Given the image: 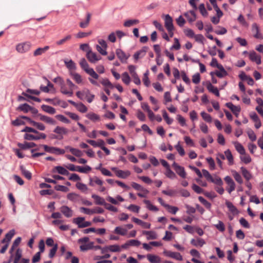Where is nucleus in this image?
Here are the masks:
<instances>
[{"instance_id":"1","label":"nucleus","mask_w":263,"mask_h":263,"mask_svg":"<svg viewBox=\"0 0 263 263\" xmlns=\"http://www.w3.org/2000/svg\"><path fill=\"white\" fill-rule=\"evenodd\" d=\"M52 173H58L62 175L68 176V179L72 181H79L80 178L79 176L74 173L69 174L67 170L61 166H57L52 168Z\"/></svg>"},{"instance_id":"2","label":"nucleus","mask_w":263,"mask_h":263,"mask_svg":"<svg viewBox=\"0 0 263 263\" xmlns=\"http://www.w3.org/2000/svg\"><path fill=\"white\" fill-rule=\"evenodd\" d=\"M80 65L82 68L90 76L95 79H98V74L95 71L93 68L89 67V65L84 58L81 59L80 61Z\"/></svg>"},{"instance_id":"3","label":"nucleus","mask_w":263,"mask_h":263,"mask_svg":"<svg viewBox=\"0 0 263 263\" xmlns=\"http://www.w3.org/2000/svg\"><path fill=\"white\" fill-rule=\"evenodd\" d=\"M76 96L81 100H83L84 97H86L87 102L89 103H91L95 98V95L91 94L90 90L88 89H84L82 91H77Z\"/></svg>"},{"instance_id":"4","label":"nucleus","mask_w":263,"mask_h":263,"mask_svg":"<svg viewBox=\"0 0 263 263\" xmlns=\"http://www.w3.org/2000/svg\"><path fill=\"white\" fill-rule=\"evenodd\" d=\"M44 150L48 153L56 154V155H62L65 153V151L63 149H61L56 147L49 146L47 145H42Z\"/></svg>"},{"instance_id":"5","label":"nucleus","mask_w":263,"mask_h":263,"mask_svg":"<svg viewBox=\"0 0 263 263\" xmlns=\"http://www.w3.org/2000/svg\"><path fill=\"white\" fill-rule=\"evenodd\" d=\"M31 46V44L29 42H25L18 44L16 46V50L19 53H25L28 51Z\"/></svg>"},{"instance_id":"6","label":"nucleus","mask_w":263,"mask_h":263,"mask_svg":"<svg viewBox=\"0 0 263 263\" xmlns=\"http://www.w3.org/2000/svg\"><path fill=\"white\" fill-rule=\"evenodd\" d=\"M73 222L78 225L79 228H86L91 225L90 222L85 221V218L82 217L73 218Z\"/></svg>"},{"instance_id":"7","label":"nucleus","mask_w":263,"mask_h":263,"mask_svg":"<svg viewBox=\"0 0 263 263\" xmlns=\"http://www.w3.org/2000/svg\"><path fill=\"white\" fill-rule=\"evenodd\" d=\"M46 138V135L44 133H40L39 135H33L30 134L26 133L24 135V138L25 140L32 141V140H39L40 139H45Z\"/></svg>"},{"instance_id":"8","label":"nucleus","mask_w":263,"mask_h":263,"mask_svg":"<svg viewBox=\"0 0 263 263\" xmlns=\"http://www.w3.org/2000/svg\"><path fill=\"white\" fill-rule=\"evenodd\" d=\"M173 167H174L176 173L179 176H180L183 179L185 178L186 174L183 167L178 165L175 162L173 164Z\"/></svg>"},{"instance_id":"9","label":"nucleus","mask_w":263,"mask_h":263,"mask_svg":"<svg viewBox=\"0 0 263 263\" xmlns=\"http://www.w3.org/2000/svg\"><path fill=\"white\" fill-rule=\"evenodd\" d=\"M86 57L88 61L92 63H95L101 59V57L100 55L98 56L96 53L92 52L91 50L87 51Z\"/></svg>"},{"instance_id":"10","label":"nucleus","mask_w":263,"mask_h":263,"mask_svg":"<svg viewBox=\"0 0 263 263\" xmlns=\"http://www.w3.org/2000/svg\"><path fill=\"white\" fill-rule=\"evenodd\" d=\"M249 56L251 61L255 62L257 65L261 64V56L257 54L254 51H250Z\"/></svg>"},{"instance_id":"11","label":"nucleus","mask_w":263,"mask_h":263,"mask_svg":"<svg viewBox=\"0 0 263 263\" xmlns=\"http://www.w3.org/2000/svg\"><path fill=\"white\" fill-rule=\"evenodd\" d=\"M164 25L167 30H170L171 29H174L173 19L169 14H166L164 16Z\"/></svg>"},{"instance_id":"12","label":"nucleus","mask_w":263,"mask_h":263,"mask_svg":"<svg viewBox=\"0 0 263 263\" xmlns=\"http://www.w3.org/2000/svg\"><path fill=\"white\" fill-rule=\"evenodd\" d=\"M60 211L67 218H70L73 216V211L66 205L61 206Z\"/></svg>"},{"instance_id":"13","label":"nucleus","mask_w":263,"mask_h":263,"mask_svg":"<svg viewBox=\"0 0 263 263\" xmlns=\"http://www.w3.org/2000/svg\"><path fill=\"white\" fill-rule=\"evenodd\" d=\"M183 15L186 17L188 22L190 24H192L193 22H194L197 18L196 14L194 10H190L185 12Z\"/></svg>"},{"instance_id":"14","label":"nucleus","mask_w":263,"mask_h":263,"mask_svg":"<svg viewBox=\"0 0 263 263\" xmlns=\"http://www.w3.org/2000/svg\"><path fill=\"white\" fill-rule=\"evenodd\" d=\"M37 116L40 118V120L50 125H55L56 124V121L53 118L43 115L42 114H38Z\"/></svg>"},{"instance_id":"15","label":"nucleus","mask_w":263,"mask_h":263,"mask_svg":"<svg viewBox=\"0 0 263 263\" xmlns=\"http://www.w3.org/2000/svg\"><path fill=\"white\" fill-rule=\"evenodd\" d=\"M203 176L205 178L207 181H221V179L219 177H215L214 178L206 170H202V177Z\"/></svg>"},{"instance_id":"16","label":"nucleus","mask_w":263,"mask_h":263,"mask_svg":"<svg viewBox=\"0 0 263 263\" xmlns=\"http://www.w3.org/2000/svg\"><path fill=\"white\" fill-rule=\"evenodd\" d=\"M206 87L209 92L213 93L217 97H219L220 93L218 88L213 86L210 82H207Z\"/></svg>"},{"instance_id":"17","label":"nucleus","mask_w":263,"mask_h":263,"mask_svg":"<svg viewBox=\"0 0 263 263\" xmlns=\"http://www.w3.org/2000/svg\"><path fill=\"white\" fill-rule=\"evenodd\" d=\"M116 54L118 58L120 60L122 63H125L129 57L125 53L120 49H117L116 51Z\"/></svg>"},{"instance_id":"18","label":"nucleus","mask_w":263,"mask_h":263,"mask_svg":"<svg viewBox=\"0 0 263 263\" xmlns=\"http://www.w3.org/2000/svg\"><path fill=\"white\" fill-rule=\"evenodd\" d=\"M86 142L95 147H99L101 148L102 145H105V143L104 140L102 139H99L97 141L93 140H87Z\"/></svg>"},{"instance_id":"19","label":"nucleus","mask_w":263,"mask_h":263,"mask_svg":"<svg viewBox=\"0 0 263 263\" xmlns=\"http://www.w3.org/2000/svg\"><path fill=\"white\" fill-rule=\"evenodd\" d=\"M18 146L22 149H27L36 146L35 143L34 142H24V143H18Z\"/></svg>"},{"instance_id":"20","label":"nucleus","mask_w":263,"mask_h":263,"mask_svg":"<svg viewBox=\"0 0 263 263\" xmlns=\"http://www.w3.org/2000/svg\"><path fill=\"white\" fill-rule=\"evenodd\" d=\"M53 132L61 137L63 136V135L67 134L68 133V130L66 128L58 126L54 128Z\"/></svg>"},{"instance_id":"21","label":"nucleus","mask_w":263,"mask_h":263,"mask_svg":"<svg viewBox=\"0 0 263 263\" xmlns=\"http://www.w3.org/2000/svg\"><path fill=\"white\" fill-rule=\"evenodd\" d=\"M132 220L137 224L141 226L143 228L149 229L151 227L150 223L144 222L137 218L133 217L132 218Z\"/></svg>"},{"instance_id":"22","label":"nucleus","mask_w":263,"mask_h":263,"mask_svg":"<svg viewBox=\"0 0 263 263\" xmlns=\"http://www.w3.org/2000/svg\"><path fill=\"white\" fill-rule=\"evenodd\" d=\"M166 256L175 258L178 260H182V257L179 253L168 251L166 252Z\"/></svg>"},{"instance_id":"23","label":"nucleus","mask_w":263,"mask_h":263,"mask_svg":"<svg viewBox=\"0 0 263 263\" xmlns=\"http://www.w3.org/2000/svg\"><path fill=\"white\" fill-rule=\"evenodd\" d=\"M146 257L151 263H160L161 262L160 258L157 255L149 254L147 255Z\"/></svg>"},{"instance_id":"24","label":"nucleus","mask_w":263,"mask_h":263,"mask_svg":"<svg viewBox=\"0 0 263 263\" xmlns=\"http://www.w3.org/2000/svg\"><path fill=\"white\" fill-rule=\"evenodd\" d=\"M226 106L232 111L233 114L236 112H240L241 108L239 106H235L231 102H228L226 104Z\"/></svg>"},{"instance_id":"25","label":"nucleus","mask_w":263,"mask_h":263,"mask_svg":"<svg viewBox=\"0 0 263 263\" xmlns=\"http://www.w3.org/2000/svg\"><path fill=\"white\" fill-rule=\"evenodd\" d=\"M60 91L64 95H67L69 97H71L73 95V90H67L65 84V82L62 85L60 86Z\"/></svg>"},{"instance_id":"26","label":"nucleus","mask_w":263,"mask_h":263,"mask_svg":"<svg viewBox=\"0 0 263 263\" xmlns=\"http://www.w3.org/2000/svg\"><path fill=\"white\" fill-rule=\"evenodd\" d=\"M90 18H91V14L88 12L87 13L86 20L85 21H82L80 23V27L82 28H86L89 24Z\"/></svg>"},{"instance_id":"27","label":"nucleus","mask_w":263,"mask_h":263,"mask_svg":"<svg viewBox=\"0 0 263 263\" xmlns=\"http://www.w3.org/2000/svg\"><path fill=\"white\" fill-rule=\"evenodd\" d=\"M41 108L45 112L50 114L51 115H53L55 113V109L52 106L47 105H42L41 106Z\"/></svg>"},{"instance_id":"28","label":"nucleus","mask_w":263,"mask_h":263,"mask_svg":"<svg viewBox=\"0 0 263 263\" xmlns=\"http://www.w3.org/2000/svg\"><path fill=\"white\" fill-rule=\"evenodd\" d=\"M92 198L95 200V203L98 205H103L106 204V202L104 198L93 194L92 195Z\"/></svg>"},{"instance_id":"29","label":"nucleus","mask_w":263,"mask_h":263,"mask_svg":"<svg viewBox=\"0 0 263 263\" xmlns=\"http://www.w3.org/2000/svg\"><path fill=\"white\" fill-rule=\"evenodd\" d=\"M226 204L229 211L233 214L236 215L238 213V211L236 208L230 201H226Z\"/></svg>"},{"instance_id":"30","label":"nucleus","mask_w":263,"mask_h":263,"mask_svg":"<svg viewBox=\"0 0 263 263\" xmlns=\"http://www.w3.org/2000/svg\"><path fill=\"white\" fill-rule=\"evenodd\" d=\"M191 243L193 246L196 247H202L203 245L205 244V241L202 239L198 238L196 239H192L191 240Z\"/></svg>"},{"instance_id":"31","label":"nucleus","mask_w":263,"mask_h":263,"mask_svg":"<svg viewBox=\"0 0 263 263\" xmlns=\"http://www.w3.org/2000/svg\"><path fill=\"white\" fill-rule=\"evenodd\" d=\"M94 247V242H89L87 244H82L80 246V249L82 251H85L93 249Z\"/></svg>"},{"instance_id":"32","label":"nucleus","mask_w":263,"mask_h":263,"mask_svg":"<svg viewBox=\"0 0 263 263\" xmlns=\"http://www.w3.org/2000/svg\"><path fill=\"white\" fill-rule=\"evenodd\" d=\"M114 233L122 236L126 235L127 230L121 227H117L114 230Z\"/></svg>"},{"instance_id":"33","label":"nucleus","mask_w":263,"mask_h":263,"mask_svg":"<svg viewBox=\"0 0 263 263\" xmlns=\"http://www.w3.org/2000/svg\"><path fill=\"white\" fill-rule=\"evenodd\" d=\"M236 151L240 154V155H245L246 151L243 147V146L238 142H234L233 143Z\"/></svg>"},{"instance_id":"34","label":"nucleus","mask_w":263,"mask_h":263,"mask_svg":"<svg viewBox=\"0 0 263 263\" xmlns=\"http://www.w3.org/2000/svg\"><path fill=\"white\" fill-rule=\"evenodd\" d=\"M130 175V172L128 171H122V170H118L116 172V175L120 178L125 179L127 177L129 176Z\"/></svg>"},{"instance_id":"35","label":"nucleus","mask_w":263,"mask_h":263,"mask_svg":"<svg viewBox=\"0 0 263 263\" xmlns=\"http://www.w3.org/2000/svg\"><path fill=\"white\" fill-rule=\"evenodd\" d=\"M143 234L147 236V239H155L157 238L156 233L154 231H143Z\"/></svg>"},{"instance_id":"36","label":"nucleus","mask_w":263,"mask_h":263,"mask_svg":"<svg viewBox=\"0 0 263 263\" xmlns=\"http://www.w3.org/2000/svg\"><path fill=\"white\" fill-rule=\"evenodd\" d=\"M86 117L89 119V120L95 122L97 121H99L100 119V116L97 114L93 112H89L86 115Z\"/></svg>"},{"instance_id":"37","label":"nucleus","mask_w":263,"mask_h":263,"mask_svg":"<svg viewBox=\"0 0 263 263\" xmlns=\"http://www.w3.org/2000/svg\"><path fill=\"white\" fill-rule=\"evenodd\" d=\"M241 173L247 180H249L252 177L251 173L244 167L240 168Z\"/></svg>"},{"instance_id":"38","label":"nucleus","mask_w":263,"mask_h":263,"mask_svg":"<svg viewBox=\"0 0 263 263\" xmlns=\"http://www.w3.org/2000/svg\"><path fill=\"white\" fill-rule=\"evenodd\" d=\"M14 233L15 232L14 230H12L10 231H9L7 234H6L5 238L3 239L2 243H8L13 236Z\"/></svg>"},{"instance_id":"39","label":"nucleus","mask_w":263,"mask_h":263,"mask_svg":"<svg viewBox=\"0 0 263 263\" xmlns=\"http://www.w3.org/2000/svg\"><path fill=\"white\" fill-rule=\"evenodd\" d=\"M22 250L20 249H17L14 255L13 263H18V262L20 261L22 257Z\"/></svg>"},{"instance_id":"40","label":"nucleus","mask_w":263,"mask_h":263,"mask_svg":"<svg viewBox=\"0 0 263 263\" xmlns=\"http://www.w3.org/2000/svg\"><path fill=\"white\" fill-rule=\"evenodd\" d=\"M122 80L124 83L128 85L130 82V78L127 72H124L122 74Z\"/></svg>"},{"instance_id":"41","label":"nucleus","mask_w":263,"mask_h":263,"mask_svg":"<svg viewBox=\"0 0 263 263\" xmlns=\"http://www.w3.org/2000/svg\"><path fill=\"white\" fill-rule=\"evenodd\" d=\"M91 170V167L88 165L85 166H77V172L86 173Z\"/></svg>"},{"instance_id":"42","label":"nucleus","mask_w":263,"mask_h":263,"mask_svg":"<svg viewBox=\"0 0 263 263\" xmlns=\"http://www.w3.org/2000/svg\"><path fill=\"white\" fill-rule=\"evenodd\" d=\"M30 109L31 106L27 103L21 104L18 107V109L23 111L25 112H28L30 111Z\"/></svg>"},{"instance_id":"43","label":"nucleus","mask_w":263,"mask_h":263,"mask_svg":"<svg viewBox=\"0 0 263 263\" xmlns=\"http://www.w3.org/2000/svg\"><path fill=\"white\" fill-rule=\"evenodd\" d=\"M201 116L205 121L209 123L212 122V118L210 115L204 111H202L201 112Z\"/></svg>"},{"instance_id":"44","label":"nucleus","mask_w":263,"mask_h":263,"mask_svg":"<svg viewBox=\"0 0 263 263\" xmlns=\"http://www.w3.org/2000/svg\"><path fill=\"white\" fill-rule=\"evenodd\" d=\"M198 9H199L200 12L201 13V14H202V15L203 16L206 17L208 16V12L205 8V6H204V4H203V3L201 4L199 6Z\"/></svg>"},{"instance_id":"45","label":"nucleus","mask_w":263,"mask_h":263,"mask_svg":"<svg viewBox=\"0 0 263 263\" xmlns=\"http://www.w3.org/2000/svg\"><path fill=\"white\" fill-rule=\"evenodd\" d=\"M108 250L112 252H119L121 251V248L118 245H110L107 246Z\"/></svg>"},{"instance_id":"46","label":"nucleus","mask_w":263,"mask_h":263,"mask_svg":"<svg viewBox=\"0 0 263 263\" xmlns=\"http://www.w3.org/2000/svg\"><path fill=\"white\" fill-rule=\"evenodd\" d=\"M162 115L164 119L165 120L167 124L171 125L173 123V119L169 118L166 111L165 110H162Z\"/></svg>"},{"instance_id":"47","label":"nucleus","mask_w":263,"mask_h":263,"mask_svg":"<svg viewBox=\"0 0 263 263\" xmlns=\"http://www.w3.org/2000/svg\"><path fill=\"white\" fill-rule=\"evenodd\" d=\"M76 108L81 112L84 113L87 110V107L82 103H78Z\"/></svg>"},{"instance_id":"48","label":"nucleus","mask_w":263,"mask_h":263,"mask_svg":"<svg viewBox=\"0 0 263 263\" xmlns=\"http://www.w3.org/2000/svg\"><path fill=\"white\" fill-rule=\"evenodd\" d=\"M139 20H128L124 23V26L126 27H129L134 24H138Z\"/></svg>"},{"instance_id":"49","label":"nucleus","mask_w":263,"mask_h":263,"mask_svg":"<svg viewBox=\"0 0 263 263\" xmlns=\"http://www.w3.org/2000/svg\"><path fill=\"white\" fill-rule=\"evenodd\" d=\"M144 202L146 204V208L148 209L149 210L153 211H157L158 210L157 208L155 205H153L149 200H145L144 201Z\"/></svg>"},{"instance_id":"50","label":"nucleus","mask_w":263,"mask_h":263,"mask_svg":"<svg viewBox=\"0 0 263 263\" xmlns=\"http://www.w3.org/2000/svg\"><path fill=\"white\" fill-rule=\"evenodd\" d=\"M247 133L250 140L252 141H255L256 140V136L253 130L249 129L248 130Z\"/></svg>"},{"instance_id":"51","label":"nucleus","mask_w":263,"mask_h":263,"mask_svg":"<svg viewBox=\"0 0 263 263\" xmlns=\"http://www.w3.org/2000/svg\"><path fill=\"white\" fill-rule=\"evenodd\" d=\"M71 75L73 79L75 80V81L79 84L82 82V77L80 74L78 73L73 72L71 73Z\"/></svg>"},{"instance_id":"52","label":"nucleus","mask_w":263,"mask_h":263,"mask_svg":"<svg viewBox=\"0 0 263 263\" xmlns=\"http://www.w3.org/2000/svg\"><path fill=\"white\" fill-rule=\"evenodd\" d=\"M198 199L207 209H210L211 204L206 201L203 197L199 196Z\"/></svg>"},{"instance_id":"53","label":"nucleus","mask_w":263,"mask_h":263,"mask_svg":"<svg viewBox=\"0 0 263 263\" xmlns=\"http://www.w3.org/2000/svg\"><path fill=\"white\" fill-rule=\"evenodd\" d=\"M101 83L105 87H109L111 88L114 87L113 85L108 79H103L101 81Z\"/></svg>"},{"instance_id":"54","label":"nucleus","mask_w":263,"mask_h":263,"mask_svg":"<svg viewBox=\"0 0 263 263\" xmlns=\"http://www.w3.org/2000/svg\"><path fill=\"white\" fill-rule=\"evenodd\" d=\"M175 148L180 154V156H183L185 154V152L183 148L180 145V142H178L177 144L175 146Z\"/></svg>"},{"instance_id":"55","label":"nucleus","mask_w":263,"mask_h":263,"mask_svg":"<svg viewBox=\"0 0 263 263\" xmlns=\"http://www.w3.org/2000/svg\"><path fill=\"white\" fill-rule=\"evenodd\" d=\"M65 64L67 67L70 70L76 69V64L71 60L68 61H65Z\"/></svg>"},{"instance_id":"56","label":"nucleus","mask_w":263,"mask_h":263,"mask_svg":"<svg viewBox=\"0 0 263 263\" xmlns=\"http://www.w3.org/2000/svg\"><path fill=\"white\" fill-rule=\"evenodd\" d=\"M77 187L82 192H86L87 191V187L86 185L81 182H78L76 184Z\"/></svg>"},{"instance_id":"57","label":"nucleus","mask_w":263,"mask_h":263,"mask_svg":"<svg viewBox=\"0 0 263 263\" xmlns=\"http://www.w3.org/2000/svg\"><path fill=\"white\" fill-rule=\"evenodd\" d=\"M165 208L170 213H171L173 214H175L178 211V208L177 207L171 206L168 204L167 205H165Z\"/></svg>"},{"instance_id":"58","label":"nucleus","mask_w":263,"mask_h":263,"mask_svg":"<svg viewBox=\"0 0 263 263\" xmlns=\"http://www.w3.org/2000/svg\"><path fill=\"white\" fill-rule=\"evenodd\" d=\"M224 154L230 163H232L233 162V158L231 151L229 149H227L225 151Z\"/></svg>"},{"instance_id":"59","label":"nucleus","mask_w":263,"mask_h":263,"mask_svg":"<svg viewBox=\"0 0 263 263\" xmlns=\"http://www.w3.org/2000/svg\"><path fill=\"white\" fill-rule=\"evenodd\" d=\"M176 21L178 25L180 27H183L185 23V21L182 15H180Z\"/></svg>"},{"instance_id":"60","label":"nucleus","mask_w":263,"mask_h":263,"mask_svg":"<svg viewBox=\"0 0 263 263\" xmlns=\"http://www.w3.org/2000/svg\"><path fill=\"white\" fill-rule=\"evenodd\" d=\"M54 188L57 191H60L63 192H67L69 191L68 187L64 185H56Z\"/></svg>"},{"instance_id":"61","label":"nucleus","mask_w":263,"mask_h":263,"mask_svg":"<svg viewBox=\"0 0 263 263\" xmlns=\"http://www.w3.org/2000/svg\"><path fill=\"white\" fill-rule=\"evenodd\" d=\"M192 81L194 84H197L200 81V76L199 73H196L192 77Z\"/></svg>"},{"instance_id":"62","label":"nucleus","mask_w":263,"mask_h":263,"mask_svg":"<svg viewBox=\"0 0 263 263\" xmlns=\"http://www.w3.org/2000/svg\"><path fill=\"white\" fill-rule=\"evenodd\" d=\"M181 76L183 81L186 84H190L191 83L190 79L188 78L185 72L184 71L181 72Z\"/></svg>"},{"instance_id":"63","label":"nucleus","mask_w":263,"mask_h":263,"mask_svg":"<svg viewBox=\"0 0 263 263\" xmlns=\"http://www.w3.org/2000/svg\"><path fill=\"white\" fill-rule=\"evenodd\" d=\"M165 175L171 179H174L176 177L175 174L170 169V167L166 169Z\"/></svg>"},{"instance_id":"64","label":"nucleus","mask_w":263,"mask_h":263,"mask_svg":"<svg viewBox=\"0 0 263 263\" xmlns=\"http://www.w3.org/2000/svg\"><path fill=\"white\" fill-rule=\"evenodd\" d=\"M137 117L141 121H145L146 120L145 115L140 110L137 111Z\"/></svg>"}]
</instances>
